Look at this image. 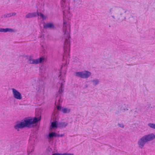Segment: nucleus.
Returning <instances> with one entry per match:
<instances>
[{"label": "nucleus", "mask_w": 155, "mask_h": 155, "mask_svg": "<svg viewBox=\"0 0 155 155\" xmlns=\"http://www.w3.org/2000/svg\"><path fill=\"white\" fill-rule=\"evenodd\" d=\"M65 9L63 11V31L64 33L62 38L64 40V53L63 56L64 63L62 64V67L63 66H65L69 64V59L70 54L69 52L70 50V39L71 38L70 25L69 21L71 17V14L69 11V7H62Z\"/></svg>", "instance_id": "obj_1"}, {"label": "nucleus", "mask_w": 155, "mask_h": 155, "mask_svg": "<svg viewBox=\"0 0 155 155\" xmlns=\"http://www.w3.org/2000/svg\"><path fill=\"white\" fill-rule=\"evenodd\" d=\"M36 115L38 116V117L34 118L28 117L24 119L22 122L25 127H34L37 126L38 122L41 120V115L39 112L36 113Z\"/></svg>", "instance_id": "obj_2"}, {"label": "nucleus", "mask_w": 155, "mask_h": 155, "mask_svg": "<svg viewBox=\"0 0 155 155\" xmlns=\"http://www.w3.org/2000/svg\"><path fill=\"white\" fill-rule=\"evenodd\" d=\"M60 74L59 77H60V81L59 82L61 85L58 92L56 94V98L55 99V104H59L62 102V97L64 93V85L65 82V76H62L61 72H60Z\"/></svg>", "instance_id": "obj_3"}, {"label": "nucleus", "mask_w": 155, "mask_h": 155, "mask_svg": "<svg viewBox=\"0 0 155 155\" xmlns=\"http://www.w3.org/2000/svg\"><path fill=\"white\" fill-rule=\"evenodd\" d=\"M155 139V135L153 133L144 135L139 139L137 141V144L139 147L140 149H142L146 143L152 141Z\"/></svg>", "instance_id": "obj_4"}, {"label": "nucleus", "mask_w": 155, "mask_h": 155, "mask_svg": "<svg viewBox=\"0 0 155 155\" xmlns=\"http://www.w3.org/2000/svg\"><path fill=\"white\" fill-rule=\"evenodd\" d=\"M74 75L76 76L82 78H87L91 75V72L87 71L76 72Z\"/></svg>", "instance_id": "obj_5"}, {"label": "nucleus", "mask_w": 155, "mask_h": 155, "mask_svg": "<svg viewBox=\"0 0 155 155\" xmlns=\"http://www.w3.org/2000/svg\"><path fill=\"white\" fill-rule=\"evenodd\" d=\"M28 63L30 64H37L41 63L45 60V58L43 57H41L39 58L36 59H34L32 57L30 56L28 59Z\"/></svg>", "instance_id": "obj_6"}, {"label": "nucleus", "mask_w": 155, "mask_h": 155, "mask_svg": "<svg viewBox=\"0 0 155 155\" xmlns=\"http://www.w3.org/2000/svg\"><path fill=\"white\" fill-rule=\"evenodd\" d=\"M12 90L14 97L17 100L21 99L22 97L21 94L14 88H12Z\"/></svg>", "instance_id": "obj_7"}, {"label": "nucleus", "mask_w": 155, "mask_h": 155, "mask_svg": "<svg viewBox=\"0 0 155 155\" xmlns=\"http://www.w3.org/2000/svg\"><path fill=\"white\" fill-rule=\"evenodd\" d=\"M24 128H25V127L22 121L17 122L16 124L14 126V129L18 131H19V129Z\"/></svg>", "instance_id": "obj_8"}, {"label": "nucleus", "mask_w": 155, "mask_h": 155, "mask_svg": "<svg viewBox=\"0 0 155 155\" xmlns=\"http://www.w3.org/2000/svg\"><path fill=\"white\" fill-rule=\"evenodd\" d=\"M57 108L58 110L61 111L64 114L69 113L71 111L70 109L62 107L60 105L57 106Z\"/></svg>", "instance_id": "obj_9"}, {"label": "nucleus", "mask_w": 155, "mask_h": 155, "mask_svg": "<svg viewBox=\"0 0 155 155\" xmlns=\"http://www.w3.org/2000/svg\"><path fill=\"white\" fill-rule=\"evenodd\" d=\"M43 27L45 29L50 28L52 29H55L56 27L52 23H48L46 24H44Z\"/></svg>", "instance_id": "obj_10"}, {"label": "nucleus", "mask_w": 155, "mask_h": 155, "mask_svg": "<svg viewBox=\"0 0 155 155\" xmlns=\"http://www.w3.org/2000/svg\"><path fill=\"white\" fill-rule=\"evenodd\" d=\"M124 12V13H126V11H124V9L123 8H122L120 10V15H118L117 16V19L116 21L117 22H120L123 20V18L121 15L122 14V12Z\"/></svg>", "instance_id": "obj_11"}, {"label": "nucleus", "mask_w": 155, "mask_h": 155, "mask_svg": "<svg viewBox=\"0 0 155 155\" xmlns=\"http://www.w3.org/2000/svg\"><path fill=\"white\" fill-rule=\"evenodd\" d=\"M58 122L55 120H53L51 123L50 126V128L51 129H54L58 128Z\"/></svg>", "instance_id": "obj_12"}, {"label": "nucleus", "mask_w": 155, "mask_h": 155, "mask_svg": "<svg viewBox=\"0 0 155 155\" xmlns=\"http://www.w3.org/2000/svg\"><path fill=\"white\" fill-rule=\"evenodd\" d=\"M72 3L74 8H77L81 4V1L80 0H72Z\"/></svg>", "instance_id": "obj_13"}, {"label": "nucleus", "mask_w": 155, "mask_h": 155, "mask_svg": "<svg viewBox=\"0 0 155 155\" xmlns=\"http://www.w3.org/2000/svg\"><path fill=\"white\" fill-rule=\"evenodd\" d=\"M128 105H126L124 104H122L121 105L119 106L120 110L124 112L126 110H128Z\"/></svg>", "instance_id": "obj_14"}, {"label": "nucleus", "mask_w": 155, "mask_h": 155, "mask_svg": "<svg viewBox=\"0 0 155 155\" xmlns=\"http://www.w3.org/2000/svg\"><path fill=\"white\" fill-rule=\"evenodd\" d=\"M36 12L29 13L27 14L25 16V18H31L36 17Z\"/></svg>", "instance_id": "obj_15"}, {"label": "nucleus", "mask_w": 155, "mask_h": 155, "mask_svg": "<svg viewBox=\"0 0 155 155\" xmlns=\"http://www.w3.org/2000/svg\"><path fill=\"white\" fill-rule=\"evenodd\" d=\"M34 146L33 145H31L28 148L27 153L28 155H31V153L34 151Z\"/></svg>", "instance_id": "obj_16"}, {"label": "nucleus", "mask_w": 155, "mask_h": 155, "mask_svg": "<svg viewBox=\"0 0 155 155\" xmlns=\"http://www.w3.org/2000/svg\"><path fill=\"white\" fill-rule=\"evenodd\" d=\"M57 134L55 132H52L50 133L47 136V138L49 140H51L53 137H56Z\"/></svg>", "instance_id": "obj_17"}, {"label": "nucleus", "mask_w": 155, "mask_h": 155, "mask_svg": "<svg viewBox=\"0 0 155 155\" xmlns=\"http://www.w3.org/2000/svg\"><path fill=\"white\" fill-rule=\"evenodd\" d=\"M68 125V123L65 122H58V128L65 127Z\"/></svg>", "instance_id": "obj_18"}, {"label": "nucleus", "mask_w": 155, "mask_h": 155, "mask_svg": "<svg viewBox=\"0 0 155 155\" xmlns=\"http://www.w3.org/2000/svg\"><path fill=\"white\" fill-rule=\"evenodd\" d=\"M13 31V30L12 29L8 28H6L5 29L3 28H0V32H12Z\"/></svg>", "instance_id": "obj_19"}, {"label": "nucleus", "mask_w": 155, "mask_h": 155, "mask_svg": "<svg viewBox=\"0 0 155 155\" xmlns=\"http://www.w3.org/2000/svg\"><path fill=\"white\" fill-rule=\"evenodd\" d=\"M36 16H39L43 20H45L46 19L45 16L41 12H36Z\"/></svg>", "instance_id": "obj_20"}, {"label": "nucleus", "mask_w": 155, "mask_h": 155, "mask_svg": "<svg viewBox=\"0 0 155 155\" xmlns=\"http://www.w3.org/2000/svg\"><path fill=\"white\" fill-rule=\"evenodd\" d=\"M91 81L93 82V85L94 86L97 85L99 82V80L97 79H94Z\"/></svg>", "instance_id": "obj_21"}, {"label": "nucleus", "mask_w": 155, "mask_h": 155, "mask_svg": "<svg viewBox=\"0 0 155 155\" xmlns=\"http://www.w3.org/2000/svg\"><path fill=\"white\" fill-rule=\"evenodd\" d=\"M52 155H73V154L65 153L63 154L59 153H54Z\"/></svg>", "instance_id": "obj_22"}, {"label": "nucleus", "mask_w": 155, "mask_h": 155, "mask_svg": "<svg viewBox=\"0 0 155 155\" xmlns=\"http://www.w3.org/2000/svg\"><path fill=\"white\" fill-rule=\"evenodd\" d=\"M148 125L150 128L155 129V124L150 123H149Z\"/></svg>", "instance_id": "obj_23"}, {"label": "nucleus", "mask_w": 155, "mask_h": 155, "mask_svg": "<svg viewBox=\"0 0 155 155\" xmlns=\"http://www.w3.org/2000/svg\"><path fill=\"white\" fill-rule=\"evenodd\" d=\"M47 152L48 153H51L53 152L52 149L50 147H48L47 149Z\"/></svg>", "instance_id": "obj_24"}, {"label": "nucleus", "mask_w": 155, "mask_h": 155, "mask_svg": "<svg viewBox=\"0 0 155 155\" xmlns=\"http://www.w3.org/2000/svg\"><path fill=\"white\" fill-rule=\"evenodd\" d=\"M38 91H40L41 92L42 90H44V85H41V86H40L38 87Z\"/></svg>", "instance_id": "obj_25"}, {"label": "nucleus", "mask_w": 155, "mask_h": 155, "mask_svg": "<svg viewBox=\"0 0 155 155\" xmlns=\"http://www.w3.org/2000/svg\"><path fill=\"white\" fill-rule=\"evenodd\" d=\"M136 110L134 111L135 114L138 113L141 111V110L140 107H137L135 108Z\"/></svg>", "instance_id": "obj_26"}, {"label": "nucleus", "mask_w": 155, "mask_h": 155, "mask_svg": "<svg viewBox=\"0 0 155 155\" xmlns=\"http://www.w3.org/2000/svg\"><path fill=\"white\" fill-rule=\"evenodd\" d=\"M11 17V16L10 13H8L6 14H4L3 15V17L5 18L10 17Z\"/></svg>", "instance_id": "obj_27"}, {"label": "nucleus", "mask_w": 155, "mask_h": 155, "mask_svg": "<svg viewBox=\"0 0 155 155\" xmlns=\"http://www.w3.org/2000/svg\"><path fill=\"white\" fill-rule=\"evenodd\" d=\"M117 124L119 127L122 128H124V126L123 124H120L118 123Z\"/></svg>", "instance_id": "obj_28"}, {"label": "nucleus", "mask_w": 155, "mask_h": 155, "mask_svg": "<svg viewBox=\"0 0 155 155\" xmlns=\"http://www.w3.org/2000/svg\"><path fill=\"white\" fill-rule=\"evenodd\" d=\"M64 134H57V137H62L64 136Z\"/></svg>", "instance_id": "obj_29"}, {"label": "nucleus", "mask_w": 155, "mask_h": 155, "mask_svg": "<svg viewBox=\"0 0 155 155\" xmlns=\"http://www.w3.org/2000/svg\"><path fill=\"white\" fill-rule=\"evenodd\" d=\"M11 16H15L16 15V13H15V12H12V13H11Z\"/></svg>", "instance_id": "obj_30"}, {"label": "nucleus", "mask_w": 155, "mask_h": 155, "mask_svg": "<svg viewBox=\"0 0 155 155\" xmlns=\"http://www.w3.org/2000/svg\"><path fill=\"white\" fill-rule=\"evenodd\" d=\"M87 87H88V85L87 84H85L84 85V88H87Z\"/></svg>", "instance_id": "obj_31"}, {"label": "nucleus", "mask_w": 155, "mask_h": 155, "mask_svg": "<svg viewBox=\"0 0 155 155\" xmlns=\"http://www.w3.org/2000/svg\"><path fill=\"white\" fill-rule=\"evenodd\" d=\"M112 8H111L110 10V11H109V12L111 14H112V12H111V11H112Z\"/></svg>", "instance_id": "obj_32"}, {"label": "nucleus", "mask_w": 155, "mask_h": 155, "mask_svg": "<svg viewBox=\"0 0 155 155\" xmlns=\"http://www.w3.org/2000/svg\"><path fill=\"white\" fill-rule=\"evenodd\" d=\"M111 16L114 19H115V17L114 16L112 15Z\"/></svg>", "instance_id": "obj_33"}, {"label": "nucleus", "mask_w": 155, "mask_h": 155, "mask_svg": "<svg viewBox=\"0 0 155 155\" xmlns=\"http://www.w3.org/2000/svg\"><path fill=\"white\" fill-rule=\"evenodd\" d=\"M56 117V115L55 114H54V115L53 116V119H54V117Z\"/></svg>", "instance_id": "obj_34"}, {"label": "nucleus", "mask_w": 155, "mask_h": 155, "mask_svg": "<svg viewBox=\"0 0 155 155\" xmlns=\"http://www.w3.org/2000/svg\"><path fill=\"white\" fill-rule=\"evenodd\" d=\"M124 19H125V18H126L125 17H124Z\"/></svg>", "instance_id": "obj_35"}]
</instances>
